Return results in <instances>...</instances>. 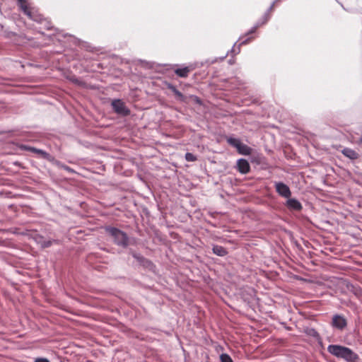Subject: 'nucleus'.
I'll return each mask as SVG.
<instances>
[{"instance_id":"f257e3e1","label":"nucleus","mask_w":362,"mask_h":362,"mask_svg":"<svg viewBox=\"0 0 362 362\" xmlns=\"http://www.w3.org/2000/svg\"><path fill=\"white\" fill-rule=\"evenodd\" d=\"M327 351L331 354L338 358H342L348 362H354L358 358L357 354L350 349L339 345H329L327 347Z\"/></svg>"},{"instance_id":"f03ea898","label":"nucleus","mask_w":362,"mask_h":362,"mask_svg":"<svg viewBox=\"0 0 362 362\" xmlns=\"http://www.w3.org/2000/svg\"><path fill=\"white\" fill-rule=\"evenodd\" d=\"M106 230L117 245L123 246L127 245V238L124 233L115 228H108Z\"/></svg>"},{"instance_id":"7ed1b4c3","label":"nucleus","mask_w":362,"mask_h":362,"mask_svg":"<svg viewBox=\"0 0 362 362\" xmlns=\"http://www.w3.org/2000/svg\"><path fill=\"white\" fill-rule=\"evenodd\" d=\"M21 8L23 12L31 19L34 21H38V18L35 16L32 8L30 7L27 0H18Z\"/></svg>"},{"instance_id":"20e7f679","label":"nucleus","mask_w":362,"mask_h":362,"mask_svg":"<svg viewBox=\"0 0 362 362\" xmlns=\"http://www.w3.org/2000/svg\"><path fill=\"white\" fill-rule=\"evenodd\" d=\"M112 106L115 111L119 114L127 115L129 114V110L124 105V103L120 100H115L112 103Z\"/></svg>"},{"instance_id":"39448f33","label":"nucleus","mask_w":362,"mask_h":362,"mask_svg":"<svg viewBox=\"0 0 362 362\" xmlns=\"http://www.w3.org/2000/svg\"><path fill=\"white\" fill-rule=\"evenodd\" d=\"M276 192L282 197L288 198L291 196V190L289 187L283 182H277L275 184Z\"/></svg>"},{"instance_id":"423d86ee","label":"nucleus","mask_w":362,"mask_h":362,"mask_svg":"<svg viewBox=\"0 0 362 362\" xmlns=\"http://www.w3.org/2000/svg\"><path fill=\"white\" fill-rule=\"evenodd\" d=\"M332 325L339 329H342L346 326V319L339 315H334L332 319Z\"/></svg>"},{"instance_id":"0eeeda50","label":"nucleus","mask_w":362,"mask_h":362,"mask_svg":"<svg viewBox=\"0 0 362 362\" xmlns=\"http://www.w3.org/2000/svg\"><path fill=\"white\" fill-rule=\"evenodd\" d=\"M237 165L238 170L243 174L247 173L250 171L249 163L245 159H239Z\"/></svg>"},{"instance_id":"6e6552de","label":"nucleus","mask_w":362,"mask_h":362,"mask_svg":"<svg viewBox=\"0 0 362 362\" xmlns=\"http://www.w3.org/2000/svg\"><path fill=\"white\" fill-rule=\"evenodd\" d=\"M286 206L293 210L299 211L302 208L301 204L296 199H288L286 202Z\"/></svg>"},{"instance_id":"1a4fd4ad","label":"nucleus","mask_w":362,"mask_h":362,"mask_svg":"<svg viewBox=\"0 0 362 362\" xmlns=\"http://www.w3.org/2000/svg\"><path fill=\"white\" fill-rule=\"evenodd\" d=\"M35 242L40 245L42 247H48L52 245L54 240H45L42 236L36 235L35 237Z\"/></svg>"},{"instance_id":"9d476101","label":"nucleus","mask_w":362,"mask_h":362,"mask_svg":"<svg viewBox=\"0 0 362 362\" xmlns=\"http://www.w3.org/2000/svg\"><path fill=\"white\" fill-rule=\"evenodd\" d=\"M237 149L243 155H249L251 153V148L242 143L240 144Z\"/></svg>"},{"instance_id":"9b49d317","label":"nucleus","mask_w":362,"mask_h":362,"mask_svg":"<svg viewBox=\"0 0 362 362\" xmlns=\"http://www.w3.org/2000/svg\"><path fill=\"white\" fill-rule=\"evenodd\" d=\"M342 153L344 156L351 159H355L358 157V154L354 150L350 148H344L342 151Z\"/></svg>"},{"instance_id":"f8f14e48","label":"nucleus","mask_w":362,"mask_h":362,"mask_svg":"<svg viewBox=\"0 0 362 362\" xmlns=\"http://www.w3.org/2000/svg\"><path fill=\"white\" fill-rule=\"evenodd\" d=\"M189 72V69L188 67H184V68H181V69H177L175 70V73L181 76V77H186L188 74V73Z\"/></svg>"},{"instance_id":"ddd939ff","label":"nucleus","mask_w":362,"mask_h":362,"mask_svg":"<svg viewBox=\"0 0 362 362\" xmlns=\"http://www.w3.org/2000/svg\"><path fill=\"white\" fill-rule=\"evenodd\" d=\"M213 251L215 254L218 256H223L226 254V250L221 246H214L213 248Z\"/></svg>"},{"instance_id":"4468645a","label":"nucleus","mask_w":362,"mask_h":362,"mask_svg":"<svg viewBox=\"0 0 362 362\" xmlns=\"http://www.w3.org/2000/svg\"><path fill=\"white\" fill-rule=\"evenodd\" d=\"M228 142L230 145L235 146L236 148H238V146L241 143L239 139H235V138H228Z\"/></svg>"},{"instance_id":"2eb2a0df","label":"nucleus","mask_w":362,"mask_h":362,"mask_svg":"<svg viewBox=\"0 0 362 362\" xmlns=\"http://www.w3.org/2000/svg\"><path fill=\"white\" fill-rule=\"evenodd\" d=\"M220 358L221 362H233L231 358L226 354H221Z\"/></svg>"},{"instance_id":"dca6fc26","label":"nucleus","mask_w":362,"mask_h":362,"mask_svg":"<svg viewBox=\"0 0 362 362\" xmlns=\"http://www.w3.org/2000/svg\"><path fill=\"white\" fill-rule=\"evenodd\" d=\"M185 159L187 160V161H194L197 160V158L195 156H194L192 153H187L185 154Z\"/></svg>"},{"instance_id":"f3484780","label":"nucleus","mask_w":362,"mask_h":362,"mask_svg":"<svg viewBox=\"0 0 362 362\" xmlns=\"http://www.w3.org/2000/svg\"><path fill=\"white\" fill-rule=\"evenodd\" d=\"M31 150L38 154H42L43 156H46L47 153L45 152H44L43 151L40 150V149H36V148H31Z\"/></svg>"},{"instance_id":"a211bd4d","label":"nucleus","mask_w":362,"mask_h":362,"mask_svg":"<svg viewBox=\"0 0 362 362\" xmlns=\"http://www.w3.org/2000/svg\"><path fill=\"white\" fill-rule=\"evenodd\" d=\"M35 362H49V361L46 358H37Z\"/></svg>"},{"instance_id":"6ab92c4d","label":"nucleus","mask_w":362,"mask_h":362,"mask_svg":"<svg viewBox=\"0 0 362 362\" xmlns=\"http://www.w3.org/2000/svg\"><path fill=\"white\" fill-rule=\"evenodd\" d=\"M245 43H246V40H243V41L240 42V45H242V44H245Z\"/></svg>"}]
</instances>
